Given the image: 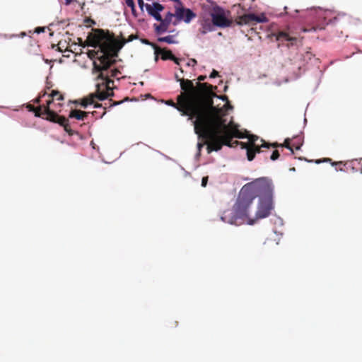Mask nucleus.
I'll use <instances>...</instances> for the list:
<instances>
[{
  "instance_id": "nucleus-1",
  "label": "nucleus",
  "mask_w": 362,
  "mask_h": 362,
  "mask_svg": "<svg viewBox=\"0 0 362 362\" xmlns=\"http://www.w3.org/2000/svg\"><path fill=\"white\" fill-rule=\"evenodd\" d=\"M220 108L209 113L197 134L205 140L208 153L220 151L223 146L234 148L240 146L246 149V143L233 141V138L244 139L247 135L238 129V125L233 122L226 123V119L221 115Z\"/></svg>"
},
{
  "instance_id": "nucleus-2",
  "label": "nucleus",
  "mask_w": 362,
  "mask_h": 362,
  "mask_svg": "<svg viewBox=\"0 0 362 362\" xmlns=\"http://www.w3.org/2000/svg\"><path fill=\"white\" fill-rule=\"evenodd\" d=\"M137 35H130L128 39H125L121 35V39H116L113 33L110 34V32L105 31L102 29L96 30V35L93 37L94 41L91 45L95 46L100 45L101 52L103 55L98 57L100 64L93 62V71H107L108 69L116 63L115 59L118 56V53L124 45L129 42L137 39Z\"/></svg>"
},
{
  "instance_id": "nucleus-3",
  "label": "nucleus",
  "mask_w": 362,
  "mask_h": 362,
  "mask_svg": "<svg viewBox=\"0 0 362 362\" xmlns=\"http://www.w3.org/2000/svg\"><path fill=\"white\" fill-rule=\"evenodd\" d=\"M166 104L176 108L182 116H188L189 119H195L193 123L196 134L199 133V130L210 113L204 108L197 94L192 92L181 93L177 97V103L170 100L166 102Z\"/></svg>"
},
{
  "instance_id": "nucleus-4",
  "label": "nucleus",
  "mask_w": 362,
  "mask_h": 362,
  "mask_svg": "<svg viewBox=\"0 0 362 362\" xmlns=\"http://www.w3.org/2000/svg\"><path fill=\"white\" fill-rule=\"evenodd\" d=\"M253 199L244 191L242 188L237 201L233 206V213L225 211L223 216L221 217L222 220L230 224L240 225L242 222L239 220L248 219L250 224H253L255 221L250 219L249 212L250 208L252 204Z\"/></svg>"
},
{
  "instance_id": "nucleus-5",
  "label": "nucleus",
  "mask_w": 362,
  "mask_h": 362,
  "mask_svg": "<svg viewBox=\"0 0 362 362\" xmlns=\"http://www.w3.org/2000/svg\"><path fill=\"white\" fill-rule=\"evenodd\" d=\"M180 87L184 90L183 93L192 92L197 94L207 112L212 113L218 109V107L214 106L212 100L214 96H216V93L213 92V90L216 89V86L207 83H199L198 88L196 89L192 81L184 79L181 81Z\"/></svg>"
},
{
  "instance_id": "nucleus-6",
  "label": "nucleus",
  "mask_w": 362,
  "mask_h": 362,
  "mask_svg": "<svg viewBox=\"0 0 362 362\" xmlns=\"http://www.w3.org/2000/svg\"><path fill=\"white\" fill-rule=\"evenodd\" d=\"M103 71H98L99 74L96 78V81L100 80L101 82L97 83L95 92L89 94L81 100V105L84 108L88 105H93L95 100L102 101L114 95L112 88L111 87V85L114 84V81L110 80L107 76H105Z\"/></svg>"
},
{
  "instance_id": "nucleus-7",
  "label": "nucleus",
  "mask_w": 362,
  "mask_h": 362,
  "mask_svg": "<svg viewBox=\"0 0 362 362\" xmlns=\"http://www.w3.org/2000/svg\"><path fill=\"white\" fill-rule=\"evenodd\" d=\"M52 100H47L46 105L35 107L30 104L27 105V108L30 112H33L35 117L44 118L49 122L57 123L64 127V131L70 136L74 135L76 132L72 130L69 126V122L67 118L64 116L59 115L54 111L50 110V104Z\"/></svg>"
},
{
  "instance_id": "nucleus-8",
  "label": "nucleus",
  "mask_w": 362,
  "mask_h": 362,
  "mask_svg": "<svg viewBox=\"0 0 362 362\" xmlns=\"http://www.w3.org/2000/svg\"><path fill=\"white\" fill-rule=\"evenodd\" d=\"M254 200L257 197L259 199H273L274 185L272 180L267 177L255 179L242 187Z\"/></svg>"
},
{
  "instance_id": "nucleus-9",
  "label": "nucleus",
  "mask_w": 362,
  "mask_h": 362,
  "mask_svg": "<svg viewBox=\"0 0 362 362\" xmlns=\"http://www.w3.org/2000/svg\"><path fill=\"white\" fill-rule=\"evenodd\" d=\"M211 16L214 25L220 28H226L231 24V21L228 19L226 16L225 11L218 6L214 7Z\"/></svg>"
},
{
  "instance_id": "nucleus-10",
  "label": "nucleus",
  "mask_w": 362,
  "mask_h": 362,
  "mask_svg": "<svg viewBox=\"0 0 362 362\" xmlns=\"http://www.w3.org/2000/svg\"><path fill=\"white\" fill-rule=\"evenodd\" d=\"M273 209V199H259L257 210L255 214V219L258 220L269 216Z\"/></svg>"
},
{
  "instance_id": "nucleus-11",
  "label": "nucleus",
  "mask_w": 362,
  "mask_h": 362,
  "mask_svg": "<svg viewBox=\"0 0 362 362\" xmlns=\"http://www.w3.org/2000/svg\"><path fill=\"white\" fill-rule=\"evenodd\" d=\"M267 21V18L264 14L257 16L254 13H247L240 16L238 23L240 25H246L252 24L254 23H264Z\"/></svg>"
},
{
  "instance_id": "nucleus-12",
  "label": "nucleus",
  "mask_w": 362,
  "mask_h": 362,
  "mask_svg": "<svg viewBox=\"0 0 362 362\" xmlns=\"http://www.w3.org/2000/svg\"><path fill=\"white\" fill-rule=\"evenodd\" d=\"M175 15L168 12L164 18H161V20H158V21H160V24L153 25L154 30L156 35H162L168 31L169 25L172 21V18Z\"/></svg>"
},
{
  "instance_id": "nucleus-13",
  "label": "nucleus",
  "mask_w": 362,
  "mask_h": 362,
  "mask_svg": "<svg viewBox=\"0 0 362 362\" xmlns=\"http://www.w3.org/2000/svg\"><path fill=\"white\" fill-rule=\"evenodd\" d=\"M272 35L275 37L276 41L281 42H287L288 47L296 45L298 41L297 37L290 36L288 33L284 30L274 32L272 33Z\"/></svg>"
},
{
  "instance_id": "nucleus-14",
  "label": "nucleus",
  "mask_w": 362,
  "mask_h": 362,
  "mask_svg": "<svg viewBox=\"0 0 362 362\" xmlns=\"http://www.w3.org/2000/svg\"><path fill=\"white\" fill-rule=\"evenodd\" d=\"M175 15L179 21L183 20L187 23L196 17V14L191 9L182 7H177Z\"/></svg>"
},
{
  "instance_id": "nucleus-15",
  "label": "nucleus",
  "mask_w": 362,
  "mask_h": 362,
  "mask_svg": "<svg viewBox=\"0 0 362 362\" xmlns=\"http://www.w3.org/2000/svg\"><path fill=\"white\" fill-rule=\"evenodd\" d=\"M145 7L150 16L153 17L156 21L161 20L160 12L164 9L163 5L158 2H154L152 4H146Z\"/></svg>"
},
{
  "instance_id": "nucleus-16",
  "label": "nucleus",
  "mask_w": 362,
  "mask_h": 362,
  "mask_svg": "<svg viewBox=\"0 0 362 362\" xmlns=\"http://www.w3.org/2000/svg\"><path fill=\"white\" fill-rule=\"evenodd\" d=\"M98 29L95 30L94 31V34L93 35H90L88 36V42L87 43V46H90V47H99L98 50L95 51V50H89L87 53L88 54V57L89 59H94L95 57H97V59H98V57H100V56L103 55V52H101V49H100V45H97L95 46H93V45H91L92 42H93L94 41V39H93V37L96 35V30Z\"/></svg>"
},
{
  "instance_id": "nucleus-17",
  "label": "nucleus",
  "mask_w": 362,
  "mask_h": 362,
  "mask_svg": "<svg viewBox=\"0 0 362 362\" xmlns=\"http://www.w3.org/2000/svg\"><path fill=\"white\" fill-rule=\"evenodd\" d=\"M154 54L156 55L155 60L157 61L158 59V55H160V58L162 60H168L173 59V53L170 50L167 49L165 48H160L158 46L156 47L154 50Z\"/></svg>"
},
{
  "instance_id": "nucleus-18",
  "label": "nucleus",
  "mask_w": 362,
  "mask_h": 362,
  "mask_svg": "<svg viewBox=\"0 0 362 362\" xmlns=\"http://www.w3.org/2000/svg\"><path fill=\"white\" fill-rule=\"evenodd\" d=\"M201 27L199 28V33L202 35H205L209 32H211L214 29V24L212 21L209 18H203L200 20Z\"/></svg>"
},
{
  "instance_id": "nucleus-19",
  "label": "nucleus",
  "mask_w": 362,
  "mask_h": 362,
  "mask_svg": "<svg viewBox=\"0 0 362 362\" xmlns=\"http://www.w3.org/2000/svg\"><path fill=\"white\" fill-rule=\"evenodd\" d=\"M262 148H263L261 145L256 144L253 146H248L247 144L246 151H247V158L249 161H252L255 157L256 153H259L262 152Z\"/></svg>"
},
{
  "instance_id": "nucleus-20",
  "label": "nucleus",
  "mask_w": 362,
  "mask_h": 362,
  "mask_svg": "<svg viewBox=\"0 0 362 362\" xmlns=\"http://www.w3.org/2000/svg\"><path fill=\"white\" fill-rule=\"evenodd\" d=\"M88 112L79 110H72L69 115L70 118H76L78 120H84L88 117Z\"/></svg>"
},
{
  "instance_id": "nucleus-21",
  "label": "nucleus",
  "mask_w": 362,
  "mask_h": 362,
  "mask_svg": "<svg viewBox=\"0 0 362 362\" xmlns=\"http://www.w3.org/2000/svg\"><path fill=\"white\" fill-rule=\"evenodd\" d=\"M293 150L295 149L296 151L299 150L303 145V139L302 136L298 135L291 139Z\"/></svg>"
},
{
  "instance_id": "nucleus-22",
  "label": "nucleus",
  "mask_w": 362,
  "mask_h": 362,
  "mask_svg": "<svg viewBox=\"0 0 362 362\" xmlns=\"http://www.w3.org/2000/svg\"><path fill=\"white\" fill-rule=\"evenodd\" d=\"M177 35V33H176L175 35H168L165 37H158L157 40L159 42H166L168 44H177V41L175 40V37Z\"/></svg>"
},
{
  "instance_id": "nucleus-23",
  "label": "nucleus",
  "mask_w": 362,
  "mask_h": 362,
  "mask_svg": "<svg viewBox=\"0 0 362 362\" xmlns=\"http://www.w3.org/2000/svg\"><path fill=\"white\" fill-rule=\"evenodd\" d=\"M51 98L49 100H53L54 98H56L57 100H63L64 96L61 94L58 90H52V93L49 95Z\"/></svg>"
},
{
  "instance_id": "nucleus-24",
  "label": "nucleus",
  "mask_w": 362,
  "mask_h": 362,
  "mask_svg": "<svg viewBox=\"0 0 362 362\" xmlns=\"http://www.w3.org/2000/svg\"><path fill=\"white\" fill-rule=\"evenodd\" d=\"M292 140L290 138H286L285 140H284V142L281 145V147H285L288 149H289L292 153H294V151L293 150V146H292V143H291Z\"/></svg>"
},
{
  "instance_id": "nucleus-25",
  "label": "nucleus",
  "mask_w": 362,
  "mask_h": 362,
  "mask_svg": "<svg viewBox=\"0 0 362 362\" xmlns=\"http://www.w3.org/2000/svg\"><path fill=\"white\" fill-rule=\"evenodd\" d=\"M261 142H262V147H266V148H269L270 147H273V148L281 147V145H280L281 144H279L277 142L272 143V144H269V143H267L263 139H261Z\"/></svg>"
},
{
  "instance_id": "nucleus-26",
  "label": "nucleus",
  "mask_w": 362,
  "mask_h": 362,
  "mask_svg": "<svg viewBox=\"0 0 362 362\" xmlns=\"http://www.w3.org/2000/svg\"><path fill=\"white\" fill-rule=\"evenodd\" d=\"M246 137L248 138L249 139V141L248 143H246V144H247L248 146H253V145H256V141L258 140V136H256V135H250V136H247Z\"/></svg>"
},
{
  "instance_id": "nucleus-27",
  "label": "nucleus",
  "mask_w": 362,
  "mask_h": 362,
  "mask_svg": "<svg viewBox=\"0 0 362 362\" xmlns=\"http://www.w3.org/2000/svg\"><path fill=\"white\" fill-rule=\"evenodd\" d=\"M120 74V71H119L118 69H112V70L110 71V76H109V75H105L104 74H103V75H104L105 76H107L110 80H112V79L110 78L111 77H112V78H115V77H117V76H118V74Z\"/></svg>"
},
{
  "instance_id": "nucleus-28",
  "label": "nucleus",
  "mask_w": 362,
  "mask_h": 362,
  "mask_svg": "<svg viewBox=\"0 0 362 362\" xmlns=\"http://www.w3.org/2000/svg\"><path fill=\"white\" fill-rule=\"evenodd\" d=\"M279 156H280V153H279V151L274 150L270 156V159L272 160H276L279 158Z\"/></svg>"
},
{
  "instance_id": "nucleus-29",
  "label": "nucleus",
  "mask_w": 362,
  "mask_h": 362,
  "mask_svg": "<svg viewBox=\"0 0 362 362\" xmlns=\"http://www.w3.org/2000/svg\"><path fill=\"white\" fill-rule=\"evenodd\" d=\"M141 42H142L144 44H145V45H150V46H151V47L153 48V49H154V50L156 49V47L158 46L157 45H156V44H155V43H153V42H150V41H149L148 40H147V39H143V40H141Z\"/></svg>"
},
{
  "instance_id": "nucleus-30",
  "label": "nucleus",
  "mask_w": 362,
  "mask_h": 362,
  "mask_svg": "<svg viewBox=\"0 0 362 362\" xmlns=\"http://www.w3.org/2000/svg\"><path fill=\"white\" fill-rule=\"evenodd\" d=\"M78 44L82 47L87 46V43L88 42V38L86 41H83L81 38H78Z\"/></svg>"
},
{
  "instance_id": "nucleus-31",
  "label": "nucleus",
  "mask_w": 362,
  "mask_h": 362,
  "mask_svg": "<svg viewBox=\"0 0 362 362\" xmlns=\"http://www.w3.org/2000/svg\"><path fill=\"white\" fill-rule=\"evenodd\" d=\"M207 182H208V176L203 177L202 180V186L205 187L207 185Z\"/></svg>"
},
{
  "instance_id": "nucleus-32",
  "label": "nucleus",
  "mask_w": 362,
  "mask_h": 362,
  "mask_svg": "<svg viewBox=\"0 0 362 362\" xmlns=\"http://www.w3.org/2000/svg\"><path fill=\"white\" fill-rule=\"evenodd\" d=\"M197 62L194 59H190L189 62L187 63L188 66H194L197 64Z\"/></svg>"
},
{
  "instance_id": "nucleus-33",
  "label": "nucleus",
  "mask_w": 362,
  "mask_h": 362,
  "mask_svg": "<svg viewBox=\"0 0 362 362\" xmlns=\"http://www.w3.org/2000/svg\"><path fill=\"white\" fill-rule=\"evenodd\" d=\"M125 3L129 7H134V4H135L134 0H125Z\"/></svg>"
},
{
  "instance_id": "nucleus-34",
  "label": "nucleus",
  "mask_w": 362,
  "mask_h": 362,
  "mask_svg": "<svg viewBox=\"0 0 362 362\" xmlns=\"http://www.w3.org/2000/svg\"><path fill=\"white\" fill-rule=\"evenodd\" d=\"M45 95H46V92H45L43 94L40 95L39 97H37V98H35V99L34 100V103H37V104H38V103H40V101H41V98H42V97H43V96H45Z\"/></svg>"
},
{
  "instance_id": "nucleus-35",
  "label": "nucleus",
  "mask_w": 362,
  "mask_h": 362,
  "mask_svg": "<svg viewBox=\"0 0 362 362\" xmlns=\"http://www.w3.org/2000/svg\"><path fill=\"white\" fill-rule=\"evenodd\" d=\"M218 76V72L217 71H216V70H214H214L212 71V72L211 73V74H210L209 77H210V78H215V77H216V76Z\"/></svg>"
},
{
  "instance_id": "nucleus-36",
  "label": "nucleus",
  "mask_w": 362,
  "mask_h": 362,
  "mask_svg": "<svg viewBox=\"0 0 362 362\" xmlns=\"http://www.w3.org/2000/svg\"><path fill=\"white\" fill-rule=\"evenodd\" d=\"M137 1H138V4H139L140 8L142 10L144 6H145L146 4H144L143 0H137Z\"/></svg>"
},
{
  "instance_id": "nucleus-37",
  "label": "nucleus",
  "mask_w": 362,
  "mask_h": 362,
  "mask_svg": "<svg viewBox=\"0 0 362 362\" xmlns=\"http://www.w3.org/2000/svg\"><path fill=\"white\" fill-rule=\"evenodd\" d=\"M45 31V28H42V27H37L36 29H35V33H42Z\"/></svg>"
},
{
  "instance_id": "nucleus-38",
  "label": "nucleus",
  "mask_w": 362,
  "mask_h": 362,
  "mask_svg": "<svg viewBox=\"0 0 362 362\" xmlns=\"http://www.w3.org/2000/svg\"><path fill=\"white\" fill-rule=\"evenodd\" d=\"M171 60L173 61L176 64H177V65L180 64V59L175 57L174 55H173V59H171Z\"/></svg>"
},
{
  "instance_id": "nucleus-39",
  "label": "nucleus",
  "mask_w": 362,
  "mask_h": 362,
  "mask_svg": "<svg viewBox=\"0 0 362 362\" xmlns=\"http://www.w3.org/2000/svg\"><path fill=\"white\" fill-rule=\"evenodd\" d=\"M131 8V10H132V14L136 17V6H135V4H134V7H130Z\"/></svg>"
},
{
  "instance_id": "nucleus-40",
  "label": "nucleus",
  "mask_w": 362,
  "mask_h": 362,
  "mask_svg": "<svg viewBox=\"0 0 362 362\" xmlns=\"http://www.w3.org/2000/svg\"><path fill=\"white\" fill-rule=\"evenodd\" d=\"M85 23H91V24H93V25L95 24V22L93 20L90 19V18H86L85 20Z\"/></svg>"
},
{
  "instance_id": "nucleus-41",
  "label": "nucleus",
  "mask_w": 362,
  "mask_h": 362,
  "mask_svg": "<svg viewBox=\"0 0 362 362\" xmlns=\"http://www.w3.org/2000/svg\"><path fill=\"white\" fill-rule=\"evenodd\" d=\"M93 105H94V107H95V108H99L103 106L102 104L96 103L95 101L94 102V103Z\"/></svg>"
},
{
  "instance_id": "nucleus-42",
  "label": "nucleus",
  "mask_w": 362,
  "mask_h": 362,
  "mask_svg": "<svg viewBox=\"0 0 362 362\" xmlns=\"http://www.w3.org/2000/svg\"><path fill=\"white\" fill-rule=\"evenodd\" d=\"M206 76H203V75H201L198 77V80L199 81H204L206 79Z\"/></svg>"
},
{
  "instance_id": "nucleus-43",
  "label": "nucleus",
  "mask_w": 362,
  "mask_h": 362,
  "mask_svg": "<svg viewBox=\"0 0 362 362\" xmlns=\"http://www.w3.org/2000/svg\"><path fill=\"white\" fill-rule=\"evenodd\" d=\"M122 103V101H118V102H115L114 103L111 104L110 105V107H112V106H114V105H119Z\"/></svg>"
},
{
  "instance_id": "nucleus-44",
  "label": "nucleus",
  "mask_w": 362,
  "mask_h": 362,
  "mask_svg": "<svg viewBox=\"0 0 362 362\" xmlns=\"http://www.w3.org/2000/svg\"><path fill=\"white\" fill-rule=\"evenodd\" d=\"M175 78H176L177 81H180V83H181V81L184 80L183 78H180L177 74H175Z\"/></svg>"
},
{
  "instance_id": "nucleus-45",
  "label": "nucleus",
  "mask_w": 362,
  "mask_h": 362,
  "mask_svg": "<svg viewBox=\"0 0 362 362\" xmlns=\"http://www.w3.org/2000/svg\"><path fill=\"white\" fill-rule=\"evenodd\" d=\"M203 146H204V144L198 143V144H197L198 149L200 151L201 148L203 147Z\"/></svg>"
},
{
  "instance_id": "nucleus-46",
  "label": "nucleus",
  "mask_w": 362,
  "mask_h": 362,
  "mask_svg": "<svg viewBox=\"0 0 362 362\" xmlns=\"http://www.w3.org/2000/svg\"><path fill=\"white\" fill-rule=\"evenodd\" d=\"M338 18L339 16H336L333 18V20H331L330 22L334 23L336 21H337Z\"/></svg>"
},
{
  "instance_id": "nucleus-47",
  "label": "nucleus",
  "mask_w": 362,
  "mask_h": 362,
  "mask_svg": "<svg viewBox=\"0 0 362 362\" xmlns=\"http://www.w3.org/2000/svg\"><path fill=\"white\" fill-rule=\"evenodd\" d=\"M73 0H65L66 5H69L72 2Z\"/></svg>"
},
{
  "instance_id": "nucleus-48",
  "label": "nucleus",
  "mask_w": 362,
  "mask_h": 362,
  "mask_svg": "<svg viewBox=\"0 0 362 362\" xmlns=\"http://www.w3.org/2000/svg\"><path fill=\"white\" fill-rule=\"evenodd\" d=\"M359 165H361V169H360V170H361V173H362V158H361V159L360 160V161H359Z\"/></svg>"
},
{
  "instance_id": "nucleus-49",
  "label": "nucleus",
  "mask_w": 362,
  "mask_h": 362,
  "mask_svg": "<svg viewBox=\"0 0 362 362\" xmlns=\"http://www.w3.org/2000/svg\"><path fill=\"white\" fill-rule=\"evenodd\" d=\"M221 98H222L223 100H224V99H226V100H227V99H228V98H227V96H223V97H221Z\"/></svg>"
},
{
  "instance_id": "nucleus-50",
  "label": "nucleus",
  "mask_w": 362,
  "mask_h": 362,
  "mask_svg": "<svg viewBox=\"0 0 362 362\" xmlns=\"http://www.w3.org/2000/svg\"><path fill=\"white\" fill-rule=\"evenodd\" d=\"M207 2H211V0H206Z\"/></svg>"
}]
</instances>
